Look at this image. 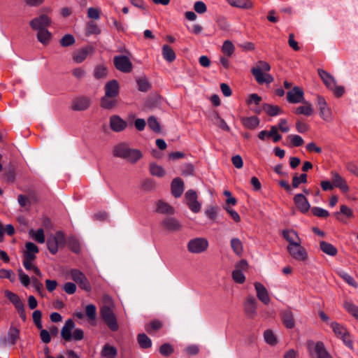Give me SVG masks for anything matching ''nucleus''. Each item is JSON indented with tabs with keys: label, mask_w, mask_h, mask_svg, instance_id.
Returning <instances> with one entry per match:
<instances>
[{
	"label": "nucleus",
	"mask_w": 358,
	"mask_h": 358,
	"mask_svg": "<svg viewBox=\"0 0 358 358\" xmlns=\"http://www.w3.org/2000/svg\"><path fill=\"white\" fill-rule=\"evenodd\" d=\"M283 237L289 242L288 245H293L301 243L298 234L292 229H286L282 231Z\"/></svg>",
	"instance_id": "26"
},
{
	"label": "nucleus",
	"mask_w": 358,
	"mask_h": 358,
	"mask_svg": "<svg viewBox=\"0 0 358 358\" xmlns=\"http://www.w3.org/2000/svg\"><path fill=\"white\" fill-rule=\"evenodd\" d=\"M19 280L22 285L24 287H28L30 285V282L31 281V278L29 277L28 275H27L22 268H19L17 270Z\"/></svg>",
	"instance_id": "48"
},
{
	"label": "nucleus",
	"mask_w": 358,
	"mask_h": 358,
	"mask_svg": "<svg viewBox=\"0 0 358 358\" xmlns=\"http://www.w3.org/2000/svg\"><path fill=\"white\" fill-rule=\"evenodd\" d=\"M345 309L358 320V307L349 301L344 303Z\"/></svg>",
	"instance_id": "49"
},
{
	"label": "nucleus",
	"mask_w": 358,
	"mask_h": 358,
	"mask_svg": "<svg viewBox=\"0 0 358 358\" xmlns=\"http://www.w3.org/2000/svg\"><path fill=\"white\" fill-rule=\"evenodd\" d=\"M244 310L246 315L250 318H253L257 315V301L255 299L250 296L244 303Z\"/></svg>",
	"instance_id": "18"
},
{
	"label": "nucleus",
	"mask_w": 358,
	"mask_h": 358,
	"mask_svg": "<svg viewBox=\"0 0 358 358\" xmlns=\"http://www.w3.org/2000/svg\"><path fill=\"white\" fill-rule=\"evenodd\" d=\"M257 298L264 304L267 305L270 303V297L266 288L260 282L254 284Z\"/></svg>",
	"instance_id": "20"
},
{
	"label": "nucleus",
	"mask_w": 358,
	"mask_h": 358,
	"mask_svg": "<svg viewBox=\"0 0 358 358\" xmlns=\"http://www.w3.org/2000/svg\"><path fill=\"white\" fill-rule=\"evenodd\" d=\"M235 50V47L231 41H225L222 45V51L227 56H231Z\"/></svg>",
	"instance_id": "47"
},
{
	"label": "nucleus",
	"mask_w": 358,
	"mask_h": 358,
	"mask_svg": "<svg viewBox=\"0 0 358 358\" xmlns=\"http://www.w3.org/2000/svg\"><path fill=\"white\" fill-rule=\"evenodd\" d=\"M287 139H289L293 146L299 147L303 144L304 141L301 136L296 134H291L287 136Z\"/></svg>",
	"instance_id": "51"
},
{
	"label": "nucleus",
	"mask_w": 358,
	"mask_h": 358,
	"mask_svg": "<svg viewBox=\"0 0 358 358\" xmlns=\"http://www.w3.org/2000/svg\"><path fill=\"white\" fill-rule=\"evenodd\" d=\"M331 180L334 187L340 189L342 192L346 193L349 191V187L345 180L337 172H331Z\"/></svg>",
	"instance_id": "15"
},
{
	"label": "nucleus",
	"mask_w": 358,
	"mask_h": 358,
	"mask_svg": "<svg viewBox=\"0 0 358 358\" xmlns=\"http://www.w3.org/2000/svg\"><path fill=\"white\" fill-rule=\"evenodd\" d=\"M85 313L89 320H94L96 317V308L93 304L87 305L85 307Z\"/></svg>",
	"instance_id": "53"
},
{
	"label": "nucleus",
	"mask_w": 358,
	"mask_h": 358,
	"mask_svg": "<svg viewBox=\"0 0 358 358\" xmlns=\"http://www.w3.org/2000/svg\"><path fill=\"white\" fill-rule=\"evenodd\" d=\"M301 103H303V105L295 108L294 112L298 115H303L306 116L311 115L314 111L312 103L306 100Z\"/></svg>",
	"instance_id": "25"
},
{
	"label": "nucleus",
	"mask_w": 358,
	"mask_h": 358,
	"mask_svg": "<svg viewBox=\"0 0 358 358\" xmlns=\"http://www.w3.org/2000/svg\"><path fill=\"white\" fill-rule=\"evenodd\" d=\"M283 322L285 325L291 329L294 325V322L292 313L289 311L285 312L282 316Z\"/></svg>",
	"instance_id": "54"
},
{
	"label": "nucleus",
	"mask_w": 358,
	"mask_h": 358,
	"mask_svg": "<svg viewBox=\"0 0 358 358\" xmlns=\"http://www.w3.org/2000/svg\"><path fill=\"white\" fill-rule=\"evenodd\" d=\"M101 355L106 358H115L117 355V350L113 346L106 344L103 346Z\"/></svg>",
	"instance_id": "41"
},
{
	"label": "nucleus",
	"mask_w": 358,
	"mask_h": 358,
	"mask_svg": "<svg viewBox=\"0 0 358 358\" xmlns=\"http://www.w3.org/2000/svg\"><path fill=\"white\" fill-rule=\"evenodd\" d=\"M263 110L267 115L270 116H276L283 113L282 110L278 106H273L270 104H264L263 106Z\"/></svg>",
	"instance_id": "36"
},
{
	"label": "nucleus",
	"mask_w": 358,
	"mask_h": 358,
	"mask_svg": "<svg viewBox=\"0 0 358 358\" xmlns=\"http://www.w3.org/2000/svg\"><path fill=\"white\" fill-rule=\"evenodd\" d=\"M241 120L243 126L250 129H255L259 124V120L256 116L242 117Z\"/></svg>",
	"instance_id": "30"
},
{
	"label": "nucleus",
	"mask_w": 358,
	"mask_h": 358,
	"mask_svg": "<svg viewBox=\"0 0 358 358\" xmlns=\"http://www.w3.org/2000/svg\"><path fill=\"white\" fill-rule=\"evenodd\" d=\"M101 315L105 323L112 331L118 329V324L113 313V308H110L108 306H103L101 308Z\"/></svg>",
	"instance_id": "6"
},
{
	"label": "nucleus",
	"mask_w": 358,
	"mask_h": 358,
	"mask_svg": "<svg viewBox=\"0 0 358 358\" xmlns=\"http://www.w3.org/2000/svg\"><path fill=\"white\" fill-rule=\"evenodd\" d=\"M41 316H42V314L40 310H36L34 311L33 315H32L33 320H34V322L36 324V327L39 329H41L43 327L42 323H41Z\"/></svg>",
	"instance_id": "61"
},
{
	"label": "nucleus",
	"mask_w": 358,
	"mask_h": 358,
	"mask_svg": "<svg viewBox=\"0 0 358 358\" xmlns=\"http://www.w3.org/2000/svg\"><path fill=\"white\" fill-rule=\"evenodd\" d=\"M184 191V183L182 180L176 178L171 182V192L173 195L178 198L180 197Z\"/></svg>",
	"instance_id": "28"
},
{
	"label": "nucleus",
	"mask_w": 358,
	"mask_h": 358,
	"mask_svg": "<svg viewBox=\"0 0 358 358\" xmlns=\"http://www.w3.org/2000/svg\"><path fill=\"white\" fill-rule=\"evenodd\" d=\"M119 94V84L117 80H112L105 85V94L108 96L116 97Z\"/></svg>",
	"instance_id": "24"
},
{
	"label": "nucleus",
	"mask_w": 358,
	"mask_h": 358,
	"mask_svg": "<svg viewBox=\"0 0 358 358\" xmlns=\"http://www.w3.org/2000/svg\"><path fill=\"white\" fill-rule=\"evenodd\" d=\"M208 245V241L206 238L197 237L188 241L187 248L190 253L200 254L206 251Z\"/></svg>",
	"instance_id": "4"
},
{
	"label": "nucleus",
	"mask_w": 358,
	"mask_h": 358,
	"mask_svg": "<svg viewBox=\"0 0 358 358\" xmlns=\"http://www.w3.org/2000/svg\"><path fill=\"white\" fill-rule=\"evenodd\" d=\"M270 70L271 66L268 62L259 61L256 66L251 69V72L259 84H269L273 81V76L267 73Z\"/></svg>",
	"instance_id": "2"
},
{
	"label": "nucleus",
	"mask_w": 358,
	"mask_h": 358,
	"mask_svg": "<svg viewBox=\"0 0 358 358\" xmlns=\"http://www.w3.org/2000/svg\"><path fill=\"white\" fill-rule=\"evenodd\" d=\"M157 211L159 213L172 215L174 213V208L163 201L157 202Z\"/></svg>",
	"instance_id": "31"
},
{
	"label": "nucleus",
	"mask_w": 358,
	"mask_h": 358,
	"mask_svg": "<svg viewBox=\"0 0 358 358\" xmlns=\"http://www.w3.org/2000/svg\"><path fill=\"white\" fill-rule=\"evenodd\" d=\"M20 331L16 327H11L8 332V342L10 345H13L16 343L19 338Z\"/></svg>",
	"instance_id": "37"
},
{
	"label": "nucleus",
	"mask_w": 358,
	"mask_h": 358,
	"mask_svg": "<svg viewBox=\"0 0 358 358\" xmlns=\"http://www.w3.org/2000/svg\"><path fill=\"white\" fill-rule=\"evenodd\" d=\"M51 24V19L47 15H41L29 22L30 27L35 31L45 29Z\"/></svg>",
	"instance_id": "14"
},
{
	"label": "nucleus",
	"mask_w": 358,
	"mask_h": 358,
	"mask_svg": "<svg viewBox=\"0 0 358 358\" xmlns=\"http://www.w3.org/2000/svg\"><path fill=\"white\" fill-rule=\"evenodd\" d=\"M66 243L64 234L62 231H57L51 236L47 241L48 250L52 254H56L59 247H64Z\"/></svg>",
	"instance_id": "5"
},
{
	"label": "nucleus",
	"mask_w": 358,
	"mask_h": 358,
	"mask_svg": "<svg viewBox=\"0 0 358 358\" xmlns=\"http://www.w3.org/2000/svg\"><path fill=\"white\" fill-rule=\"evenodd\" d=\"M318 74L329 90L335 87L336 81L331 75L322 69L318 70Z\"/></svg>",
	"instance_id": "27"
},
{
	"label": "nucleus",
	"mask_w": 358,
	"mask_h": 358,
	"mask_svg": "<svg viewBox=\"0 0 358 358\" xmlns=\"http://www.w3.org/2000/svg\"><path fill=\"white\" fill-rule=\"evenodd\" d=\"M0 278H8L11 282H13L15 280V276L13 272L10 270L7 269H1L0 270Z\"/></svg>",
	"instance_id": "64"
},
{
	"label": "nucleus",
	"mask_w": 358,
	"mask_h": 358,
	"mask_svg": "<svg viewBox=\"0 0 358 358\" xmlns=\"http://www.w3.org/2000/svg\"><path fill=\"white\" fill-rule=\"evenodd\" d=\"M162 56L168 62H172L176 59L174 50L168 45H164L162 47Z\"/></svg>",
	"instance_id": "34"
},
{
	"label": "nucleus",
	"mask_w": 358,
	"mask_h": 358,
	"mask_svg": "<svg viewBox=\"0 0 358 358\" xmlns=\"http://www.w3.org/2000/svg\"><path fill=\"white\" fill-rule=\"evenodd\" d=\"M94 51V49L92 46L88 45L84 47L73 53V59L76 63H81L89 55L92 54Z\"/></svg>",
	"instance_id": "19"
},
{
	"label": "nucleus",
	"mask_w": 358,
	"mask_h": 358,
	"mask_svg": "<svg viewBox=\"0 0 358 358\" xmlns=\"http://www.w3.org/2000/svg\"><path fill=\"white\" fill-rule=\"evenodd\" d=\"M185 199L189 208L195 213H199L201 208V204L197 201V194L192 189L188 190L185 195Z\"/></svg>",
	"instance_id": "13"
},
{
	"label": "nucleus",
	"mask_w": 358,
	"mask_h": 358,
	"mask_svg": "<svg viewBox=\"0 0 358 358\" xmlns=\"http://www.w3.org/2000/svg\"><path fill=\"white\" fill-rule=\"evenodd\" d=\"M162 226L171 231H179L182 229V225L178 220L174 217H167L162 221Z\"/></svg>",
	"instance_id": "23"
},
{
	"label": "nucleus",
	"mask_w": 358,
	"mask_h": 358,
	"mask_svg": "<svg viewBox=\"0 0 358 358\" xmlns=\"http://www.w3.org/2000/svg\"><path fill=\"white\" fill-rule=\"evenodd\" d=\"M227 3L232 7L240 9H250L253 7L251 0H227Z\"/></svg>",
	"instance_id": "29"
},
{
	"label": "nucleus",
	"mask_w": 358,
	"mask_h": 358,
	"mask_svg": "<svg viewBox=\"0 0 358 358\" xmlns=\"http://www.w3.org/2000/svg\"><path fill=\"white\" fill-rule=\"evenodd\" d=\"M264 338L266 343L270 345H275L278 343L275 335L271 329H267L264 331Z\"/></svg>",
	"instance_id": "42"
},
{
	"label": "nucleus",
	"mask_w": 358,
	"mask_h": 358,
	"mask_svg": "<svg viewBox=\"0 0 358 358\" xmlns=\"http://www.w3.org/2000/svg\"><path fill=\"white\" fill-rule=\"evenodd\" d=\"M150 171L152 176L162 177L165 174L164 169L156 164H150Z\"/></svg>",
	"instance_id": "45"
},
{
	"label": "nucleus",
	"mask_w": 358,
	"mask_h": 358,
	"mask_svg": "<svg viewBox=\"0 0 358 358\" xmlns=\"http://www.w3.org/2000/svg\"><path fill=\"white\" fill-rule=\"evenodd\" d=\"M70 275L72 280L78 283L81 289L87 292L91 291V285L83 273L77 269H72Z\"/></svg>",
	"instance_id": "10"
},
{
	"label": "nucleus",
	"mask_w": 358,
	"mask_h": 358,
	"mask_svg": "<svg viewBox=\"0 0 358 358\" xmlns=\"http://www.w3.org/2000/svg\"><path fill=\"white\" fill-rule=\"evenodd\" d=\"M113 63L115 68L123 73H129L132 71L133 64L129 57L117 55L114 57Z\"/></svg>",
	"instance_id": "7"
},
{
	"label": "nucleus",
	"mask_w": 358,
	"mask_h": 358,
	"mask_svg": "<svg viewBox=\"0 0 358 358\" xmlns=\"http://www.w3.org/2000/svg\"><path fill=\"white\" fill-rule=\"evenodd\" d=\"M75 323L71 319L66 321L61 330V336L66 341H80L84 337V332L81 329H75Z\"/></svg>",
	"instance_id": "3"
},
{
	"label": "nucleus",
	"mask_w": 358,
	"mask_h": 358,
	"mask_svg": "<svg viewBox=\"0 0 358 358\" xmlns=\"http://www.w3.org/2000/svg\"><path fill=\"white\" fill-rule=\"evenodd\" d=\"M115 97L105 96L101 99V107L105 109H111L117 104Z\"/></svg>",
	"instance_id": "39"
},
{
	"label": "nucleus",
	"mask_w": 358,
	"mask_h": 358,
	"mask_svg": "<svg viewBox=\"0 0 358 358\" xmlns=\"http://www.w3.org/2000/svg\"><path fill=\"white\" fill-rule=\"evenodd\" d=\"M321 250L330 256H335L337 254V249L331 243L326 241H321L320 243Z\"/></svg>",
	"instance_id": "33"
},
{
	"label": "nucleus",
	"mask_w": 358,
	"mask_h": 358,
	"mask_svg": "<svg viewBox=\"0 0 358 358\" xmlns=\"http://www.w3.org/2000/svg\"><path fill=\"white\" fill-rule=\"evenodd\" d=\"M113 155L125 159L131 164H136L143 157V153L140 150L131 148L123 143L114 147Z\"/></svg>",
	"instance_id": "1"
},
{
	"label": "nucleus",
	"mask_w": 358,
	"mask_h": 358,
	"mask_svg": "<svg viewBox=\"0 0 358 358\" xmlns=\"http://www.w3.org/2000/svg\"><path fill=\"white\" fill-rule=\"evenodd\" d=\"M287 250L289 255L295 260L303 262L308 257L306 250L301 246V243L293 245H287Z\"/></svg>",
	"instance_id": "11"
},
{
	"label": "nucleus",
	"mask_w": 358,
	"mask_h": 358,
	"mask_svg": "<svg viewBox=\"0 0 358 358\" xmlns=\"http://www.w3.org/2000/svg\"><path fill=\"white\" fill-rule=\"evenodd\" d=\"M29 236L39 243H45V235L44 231L42 229H39L36 231L30 229L29 231Z\"/></svg>",
	"instance_id": "35"
},
{
	"label": "nucleus",
	"mask_w": 358,
	"mask_h": 358,
	"mask_svg": "<svg viewBox=\"0 0 358 358\" xmlns=\"http://www.w3.org/2000/svg\"><path fill=\"white\" fill-rule=\"evenodd\" d=\"M194 9L196 13L203 14L207 10V7L203 1H197L194 4Z\"/></svg>",
	"instance_id": "63"
},
{
	"label": "nucleus",
	"mask_w": 358,
	"mask_h": 358,
	"mask_svg": "<svg viewBox=\"0 0 358 358\" xmlns=\"http://www.w3.org/2000/svg\"><path fill=\"white\" fill-rule=\"evenodd\" d=\"M110 125L112 130L120 132L127 127V123L120 117L113 115L110 119Z\"/></svg>",
	"instance_id": "22"
},
{
	"label": "nucleus",
	"mask_w": 358,
	"mask_h": 358,
	"mask_svg": "<svg viewBox=\"0 0 358 358\" xmlns=\"http://www.w3.org/2000/svg\"><path fill=\"white\" fill-rule=\"evenodd\" d=\"M341 213L343 214L347 217H352L353 216V212H352V209L345 205L341 206L340 212L335 213V214H334L338 220L343 222V220L341 218H340V217H339V215Z\"/></svg>",
	"instance_id": "46"
},
{
	"label": "nucleus",
	"mask_w": 358,
	"mask_h": 358,
	"mask_svg": "<svg viewBox=\"0 0 358 358\" xmlns=\"http://www.w3.org/2000/svg\"><path fill=\"white\" fill-rule=\"evenodd\" d=\"M338 275L350 285L357 287V283L355 282L353 278L344 271H340Z\"/></svg>",
	"instance_id": "57"
},
{
	"label": "nucleus",
	"mask_w": 358,
	"mask_h": 358,
	"mask_svg": "<svg viewBox=\"0 0 358 358\" xmlns=\"http://www.w3.org/2000/svg\"><path fill=\"white\" fill-rule=\"evenodd\" d=\"M231 247L238 256H241L243 252L242 242L237 238H233L231 240Z\"/></svg>",
	"instance_id": "38"
},
{
	"label": "nucleus",
	"mask_w": 358,
	"mask_h": 358,
	"mask_svg": "<svg viewBox=\"0 0 358 358\" xmlns=\"http://www.w3.org/2000/svg\"><path fill=\"white\" fill-rule=\"evenodd\" d=\"M331 327L332 328L334 332L338 337H339L344 341H346L348 332L347 330L343 326H341L336 322H332L331 324Z\"/></svg>",
	"instance_id": "32"
},
{
	"label": "nucleus",
	"mask_w": 358,
	"mask_h": 358,
	"mask_svg": "<svg viewBox=\"0 0 358 358\" xmlns=\"http://www.w3.org/2000/svg\"><path fill=\"white\" fill-rule=\"evenodd\" d=\"M307 182V175L306 173H302L299 177L297 175H295L292 178V187L294 188H297L300 183H306Z\"/></svg>",
	"instance_id": "52"
},
{
	"label": "nucleus",
	"mask_w": 358,
	"mask_h": 358,
	"mask_svg": "<svg viewBox=\"0 0 358 358\" xmlns=\"http://www.w3.org/2000/svg\"><path fill=\"white\" fill-rule=\"evenodd\" d=\"M69 246L71 250L75 253H78L80 251V245L77 238L75 237H70L68 241Z\"/></svg>",
	"instance_id": "50"
},
{
	"label": "nucleus",
	"mask_w": 358,
	"mask_h": 358,
	"mask_svg": "<svg viewBox=\"0 0 358 358\" xmlns=\"http://www.w3.org/2000/svg\"><path fill=\"white\" fill-rule=\"evenodd\" d=\"M317 103L320 110V115L322 119L326 122L332 121V112L331 108L328 106L324 98L321 96H317Z\"/></svg>",
	"instance_id": "12"
},
{
	"label": "nucleus",
	"mask_w": 358,
	"mask_h": 358,
	"mask_svg": "<svg viewBox=\"0 0 358 358\" xmlns=\"http://www.w3.org/2000/svg\"><path fill=\"white\" fill-rule=\"evenodd\" d=\"M269 137L273 138V141L276 143L282 138V136L278 134V128L275 126H271L270 131H268Z\"/></svg>",
	"instance_id": "62"
},
{
	"label": "nucleus",
	"mask_w": 358,
	"mask_h": 358,
	"mask_svg": "<svg viewBox=\"0 0 358 358\" xmlns=\"http://www.w3.org/2000/svg\"><path fill=\"white\" fill-rule=\"evenodd\" d=\"M304 93L301 88L299 87H294L290 91L287 93V99L289 103H298L303 101Z\"/></svg>",
	"instance_id": "16"
},
{
	"label": "nucleus",
	"mask_w": 358,
	"mask_h": 358,
	"mask_svg": "<svg viewBox=\"0 0 358 358\" xmlns=\"http://www.w3.org/2000/svg\"><path fill=\"white\" fill-rule=\"evenodd\" d=\"M138 342L142 348H148L152 345V341L145 334H140L138 336Z\"/></svg>",
	"instance_id": "43"
},
{
	"label": "nucleus",
	"mask_w": 358,
	"mask_h": 358,
	"mask_svg": "<svg viewBox=\"0 0 358 358\" xmlns=\"http://www.w3.org/2000/svg\"><path fill=\"white\" fill-rule=\"evenodd\" d=\"M75 43V38L71 34L64 35L60 40V44L63 47H67Z\"/></svg>",
	"instance_id": "56"
},
{
	"label": "nucleus",
	"mask_w": 358,
	"mask_h": 358,
	"mask_svg": "<svg viewBox=\"0 0 358 358\" xmlns=\"http://www.w3.org/2000/svg\"><path fill=\"white\" fill-rule=\"evenodd\" d=\"M294 201L299 210L303 213H307L310 208L309 202L302 194H296L294 197Z\"/></svg>",
	"instance_id": "21"
},
{
	"label": "nucleus",
	"mask_w": 358,
	"mask_h": 358,
	"mask_svg": "<svg viewBox=\"0 0 358 358\" xmlns=\"http://www.w3.org/2000/svg\"><path fill=\"white\" fill-rule=\"evenodd\" d=\"M139 90L146 92L150 87V85L146 78H140L137 80Z\"/></svg>",
	"instance_id": "59"
},
{
	"label": "nucleus",
	"mask_w": 358,
	"mask_h": 358,
	"mask_svg": "<svg viewBox=\"0 0 358 358\" xmlns=\"http://www.w3.org/2000/svg\"><path fill=\"white\" fill-rule=\"evenodd\" d=\"M107 73V69L103 65H98L94 68V76L96 79H101L106 77Z\"/></svg>",
	"instance_id": "44"
},
{
	"label": "nucleus",
	"mask_w": 358,
	"mask_h": 358,
	"mask_svg": "<svg viewBox=\"0 0 358 358\" xmlns=\"http://www.w3.org/2000/svg\"><path fill=\"white\" fill-rule=\"evenodd\" d=\"M37 31L38 40L43 44H47L51 38V33L47 29L38 30Z\"/></svg>",
	"instance_id": "40"
},
{
	"label": "nucleus",
	"mask_w": 358,
	"mask_h": 358,
	"mask_svg": "<svg viewBox=\"0 0 358 358\" xmlns=\"http://www.w3.org/2000/svg\"><path fill=\"white\" fill-rule=\"evenodd\" d=\"M248 268V264L246 260L242 259L238 262L236 266L235 269L232 272V278L236 282L242 284L245 280L244 272Z\"/></svg>",
	"instance_id": "8"
},
{
	"label": "nucleus",
	"mask_w": 358,
	"mask_h": 358,
	"mask_svg": "<svg viewBox=\"0 0 358 358\" xmlns=\"http://www.w3.org/2000/svg\"><path fill=\"white\" fill-rule=\"evenodd\" d=\"M100 33V29L94 22H90L87 26V34H99Z\"/></svg>",
	"instance_id": "60"
},
{
	"label": "nucleus",
	"mask_w": 358,
	"mask_h": 358,
	"mask_svg": "<svg viewBox=\"0 0 358 358\" xmlns=\"http://www.w3.org/2000/svg\"><path fill=\"white\" fill-rule=\"evenodd\" d=\"M311 210L314 215L319 217H327L329 215L327 210L320 207H313Z\"/></svg>",
	"instance_id": "58"
},
{
	"label": "nucleus",
	"mask_w": 358,
	"mask_h": 358,
	"mask_svg": "<svg viewBox=\"0 0 358 358\" xmlns=\"http://www.w3.org/2000/svg\"><path fill=\"white\" fill-rule=\"evenodd\" d=\"M148 127L155 132L160 131V125L157 119L151 116L148 120Z\"/></svg>",
	"instance_id": "55"
},
{
	"label": "nucleus",
	"mask_w": 358,
	"mask_h": 358,
	"mask_svg": "<svg viewBox=\"0 0 358 358\" xmlns=\"http://www.w3.org/2000/svg\"><path fill=\"white\" fill-rule=\"evenodd\" d=\"M91 103V99L87 96H80L75 99L71 103V109L76 111L87 110Z\"/></svg>",
	"instance_id": "17"
},
{
	"label": "nucleus",
	"mask_w": 358,
	"mask_h": 358,
	"mask_svg": "<svg viewBox=\"0 0 358 358\" xmlns=\"http://www.w3.org/2000/svg\"><path fill=\"white\" fill-rule=\"evenodd\" d=\"M308 349L312 356L316 355L317 358H331L322 342L315 343L309 341L308 342Z\"/></svg>",
	"instance_id": "9"
}]
</instances>
